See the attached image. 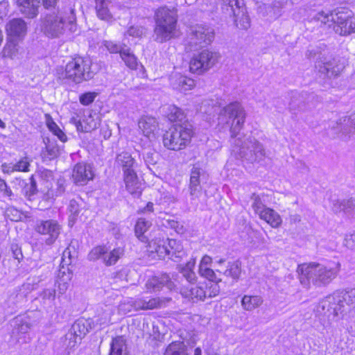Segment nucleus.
<instances>
[{"mask_svg":"<svg viewBox=\"0 0 355 355\" xmlns=\"http://www.w3.org/2000/svg\"><path fill=\"white\" fill-rule=\"evenodd\" d=\"M135 164V160L129 153L123 152L116 156V165L122 168L123 175L135 172L134 169Z\"/></svg>","mask_w":355,"mask_h":355,"instance_id":"obj_25","label":"nucleus"},{"mask_svg":"<svg viewBox=\"0 0 355 355\" xmlns=\"http://www.w3.org/2000/svg\"><path fill=\"white\" fill-rule=\"evenodd\" d=\"M112 355H129L123 337L119 336L112 340Z\"/></svg>","mask_w":355,"mask_h":355,"instance_id":"obj_43","label":"nucleus"},{"mask_svg":"<svg viewBox=\"0 0 355 355\" xmlns=\"http://www.w3.org/2000/svg\"><path fill=\"white\" fill-rule=\"evenodd\" d=\"M30 159L28 157H25L21 159L19 162L14 164V167L16 171L28 172L29 171Z\"/></svg>","mask_w":355,"mask_h":355,"instance_id":"obj_52","label":"nucleus"},{"mask_svg":"<svg viewBox=\"0 0 355 355\" xmlns=\"http://www.w3.org/2000/svg\"><path fill=\"white\" fill-rule=\"evenodd\" d=\"M124 243L123 241H119V245L112 250V262H116L124 254Z\"/></svg>","mask_w":355,"mask_h":355,"instance_id":"obj_59","label":"nucleus"},{"mask_svg":"<svg viewBox=\"0 0 355 355\" xmlns=\"http://www.w3.org/2000/svg\"><path fill=\"white\" fill-rule=\"evenodd\" d=\"M235 25L240 29L247 30L250 26V19L247 15L246 8L243 6L233 10Z\"/></svg>","mask_w":355,"mask_h":355,"instance_id":"obj_28","label":"nucleus"},{"mask_svg":"<svg viewBox=\"0 0 355 355\" xmlns=\"http://www.w3.org/2000/svg\"><path fill=\"white\" fill-rule=\"evenodd\" d=\"M241 264L239 261L228 262L226 270L223 275L226 277H230L234 280L237 281L239 279L241 272Z\"/></svg>","mask_w":355,"mask_h":355,"instance_id":"obj_41","label":"nucleus"},{"mask_svg":"<svg viewBox=\"0 0 355 355\" xmlns=\"http://www.w3.org/2000/svg\"><path fill=\"white\" fill-rule=\"evenodd\" d=\"M93 177L94 173L90 165L78 163L74 166L72 178L76 184H85L92 180Z\"/></svg>","mask_w":355,"mask_h":355,"instance_id":"obj_17","label":"nucleus"},{"mask_svg":"<svg viewBox=\"0 0 355 355\" xmlns=\"http://www.w3.org/2000/svg\"><path fill=\"white\" fill-rule=\"evenodd\" d=\"M199 273L202 277L209 279L212 283L221 282V279L218 277L216 272L209 268L202 267L199 269Z\"/></svg>","mask_w":355,"mask_h":355,"instance_id":"obj_48","label":"nucleus"},{"mask_svg":"<svg viewBox=\"0 0 355 355\" xmlns=\"http://www.w3.org/2000/svg\"><path fill=\"white\" fill-rule=\"evenodd\" d=\"M61 230L62 226L53 219L37 220L35 225V231L37 233L48 236L45 241L47 245H52L55 241Z\"/></svg>","mask_w":355,"mask_h":355,"instance_id":"obj_14","label":"nucleus"},{"mask_svg":"<svg viewBox=\"0 0 355 355\" xmlns=\"http://www.w3.org/2000/svg\"><path fill=\"white\" fill-rule=\"evenodd\" d=\"M195 261L190 260L184 265L178 266V271L182 277L190 284H194L196 282L197 277L193 271Z\"/></svg>","mask_w":355,"mask_h":355,"instance_id":"obj_33","label":"nucleus"},{"mask_svg":"<svg viewBox=\"0 0 355 355\" xmlns=\"http://www.w3.org/2000/svg\"><path fill=\"white\" fill-rule=\"evenodd\" d=\"M157 155L155 152L152 150H148L144 153V159L145 162L148 164H154L157 162L156 157Z\"/></svg>","mask_w":355,"mask_h":355,"instance_id":"obj_61","label":"nucleus"},{"mask_svg":"<svg viewBox=\"0 0 355 355\" xmlns=\"http://www.w3.org/2000/svg\"><path fill=\"white\" fill-rule=\"evenodd\" d=\"M71 122L73 123L78 131L81 132H89L94 128L91 125H85L83 122L78 119L77 117H72L71 119Z\"/></svg>","mask_w":355,"mask_h":355,"instance_id":"obj_57","label":"nucleus"},{"mask_svg":"<svg viewBox=\"0 0 355 355\" xmlns=\"http://www.w3.org/2000/svg\"><path fill=\"white\" fill-rule=\"evenodd\" d=\"M344 245L348 248H355V231L352 234L345 236Z\"/></svg>","mask_w":355,"mask_h":355,"instance_id":"obj_64","label":"nucleus"},{"mask_svg":"<svg viewBox=\"0 0 355 355\" xmlns=\"http://www.w3.org/2000/svg\"><path fill=\"white\" fill-rule=\"evenodd\" d=\"M202 173V169L196 165H194L191 169L189 191L192 200L198 198L201 195L200 176Z\"/></svg>","mask_w":355,"mask_h":355,"instance_id":"obj_16","label":"nucleus"},{"mask_svg":"<svg viewBox=\"0 0 355 355\" xmlns=\"http://www.w3.org/2000/svg\"><path fill=\"white\" fill-rule=\"evenodd\" d=\"M171 300L170 297L144 298V310H150L164 307Z\"/></svg>","mask_w":355,"mask_h":355,"instance_id":"obj_36","label":"nucleus"},{"mask_svg":"<svg viewBox=\"0 0 355 355\" xmlns=\"http://www.w3.org/2000/svg\"><path fill=\"white\" fill-rule=\"evenodd\" d=\"M115 280V283L118 282H121L122 283H125L128 282L127 279V270L125 268H122L116 272V275L114 277Z\"/></svg>","mask_w":355,"mask_h":355,"instance_id":"obj_60","label":"nucleus"},{"mask_svg":"<svg viewBox=\"0 0 355 355\" xmlns=\"http://www.w3.org/2000/svg\"><path fill=\"white\" fill-rule=\"evenodd\" d=\"M87 259L91 261L101 259L107 266L111 265V245L109 242L106 244L98 245L94 247L87 254Z\"/></svg>","mask_w":355,"mask_h":355,"instance_id":"obj_15","label":"nucleus"},{"mask_svg":"<svg viewBox=\"0 0 355 355\" xmlns=\"http://www.w3.org/2000/svg\"><path fill=\"white\" fill-rule=\"evenodd\" d=\"M220 115L232 120L230 132L232 138L236 137L245 123V112L239 102L230 103L220 111Z\"/></svg>","mask_w":355,"mask_h":355,"instance_id":"obj_8","label":"nucleus"},{"mask_svg":"<svg viewBox=\"0 0 355 355\" xmlns=\"http://www.w3.org/2000/svg\"><path fill=\"white\" fill-rule=\"evenodd\" d=\"M120 54V57L124 61L126 66L132 69H135L138 65L137 59L135 55L130 52V48L126 45L117 46L112 45V53Z\"/></svg>","mask_w":355,"mask_h":355,"instance_id":"obj_22","label":"nucleus"},{"mask_svg":"<svg viewBox=\"0 0 355 355\" xmlns=\"http://www.w3.org/2000/svg\"><path fill=\"white\" fill-rule=\"evenodd\" d=\"M138 125L144 136L149 139L155 138V132L158 129V123L155 118L143 116L139 121Z\"/></svg>","mask_w":355,"mask_h":355,"instance_id":"obj_23","label":"nucleus"},{"mask_svg":"<svg viewBox=\"0 0 355 355\" xmlns=\"http://www.w3.org/2000/svg\"><path fill=\"white\" fill-rule=\"evenodd\" d=\"M47 125L49 129L53 133L54 135H56L61 141L64 142L67 141V136L54 121H49L47 123Z\"/></svg>","mask_w":355,"mask_h":355,"instance_id":"obj_49","label":"nucleus"},{"mask_svg":"<svg viewBox=\"0 0 355 355\" xmlns=\"http://www.w3.org/2000/svg\"><path fill=\"white\" fill-rule=\"evenodd\" d=\"M14 323L15 330L20 334H26L28 332V331L32 327L31 323H30L26 318H22L20 317H16L14 319Z\"/></svg>","mask_w":355,"mask_h":355,"instance_id":"obj_45","label":"nucleus"},{"mask_svg":"<svg viewBox=\"0 0 355 355\" xmlns=\"http://www.w3.org/2000/svg\"><path fill=\"white\" fill-rule=\"evenodd\" d=\"M147 243L148 250L150 252L156 253L160 259H164L168 256L171 260L178 261L184 254L181 245H178L175 251H171L167 245V241L160 237L155 238Z\"/></svg>","mask_w":355,"mask_h":355,"instance_id":"obj_13","label":"nucleus"},{"mask_svg":"<svg viewBox=\"0 0 355 355\" xmlns=\"http://www.w3.org/2000/svg\"><path fill=\"white\" fill-rule=\"evenodd\" d=\"M72 276L73 272L70 266L60 264L57 280L59 295H63L67 291Z\"/></svg>","mask_w":355,"mask_h":355,"instance_id":"obj_21","label":"nucleus"},{"mask_svg":"<svg viewBox=\"0 0 355 355\" xmlns=\"http://www.w3.org/2000/svg\"><path fill=\"white\" fill-rule=\"evenodd\" d=\"M189 295L191 298H196L202 301L206 299L204 284L192 286L189 290Z\"/></svg>","mask_w":355,"mask_h":355,"instance_id":"obj_47","label":"nucleus"},{"mask_svg":"<svg viewBox=\"0 0 355 355\" xmlns=\"http://www.w3.org/2000/svg\"><path fill=\"white\" fill-rule=\"evenodd\" d=\"M66 20L62 13L47 14L42 19L41 31L49 37H58L63 34Z\"/></svg>","mask_w":355,"mask_h":355,"instance_id":"obj_12","label":"nucleus"},{"mask_svg":"<svg viewBox=\"0 0 355 355\" xmlns=\"http://www.w3.org/2000/svg\"><path fill=\"white\" fill-rule=\"evenodd\" d=\"M19 52V46L14 42H8L4 46L2 53L5 58L13 59L17 57Z\"/></svg>","mask_w":355,"mask_h":355,"instance_id":"obj_46","label":"nucleus"},{"mask_svg":"<svg viewBox=\"0 0 355 355\" xmlns=\"http://www.w3.org/2000/svg\"><path fill=\"white\" fill-rule=\"evenodd\" d=\"M154 40L166 42L178 36L176 11L166 6L159 8L155 12Z\"/></svg>","mask_w":355,"mask_h":355,"instance_id":"obj_2","label":"nucleus"},{"mask_svg":"<svg viewBox=\"0 0 355 355\" xmlns=\"http://www.w3.org/2000/svg\"><path fill=\"white\" fill-rule=\"evenodd\" d=\"M21 212L14 207H9L5 211V216L12 221H19L21 218Z\"/></svg>","mask_w":355,"mask_h":355,"instance_id":"obj_51","label":"nucleus"},{"mask_svg":"<svg viewBox=\"0 0 355 355\" xmlns=\"http://www.w3.org/2000/svg\"><path fill=\"white\" fill-rule=\"evenodd\" d=\"M313 18L324 24L331 21L335 33L340 35L345 36L355 33V17L348 8H338L329 13L319 12Z\"/></svg>","mask_w":355,"mask_h":355,"instance_id":"obj_3","label":"nucleus"},{"mask_svg":"<svg viewBox=\"0 0 355 355\" xmlns=\"http://www.w3.org/2000/svg\"><path fill=\"white\" fill-rule=\"evenodd\" d=\"M316 312L321 315L326 316L328 319H334L339 314L347 312V309L343 304H340L339 293L327 296L322 299L316 307Z\"/></svg>","mask_w":355,"mask_h":355,"instance_id":"obj_11","label":"nucleus"},{"mask_svg":"<svg viewBox=\"0 0 355 355\" xmlns=\"http://www.w3.org/2000/svg\"><path fill=\"white\" fill-rule=\"evenodd\" d=\"M71 254V250L69 247L67 248L62 252V261L60 264H63V266H71L74 259Z\"/></svg>","mask_w":355,"mask_h":355,"instance_id":"obj_58","label":"nucleus"},{"mask_svg":"<svg viewBox=\"0 0 355 355\" xmlns=\"http://www.w3.org/2000/svg\"><path fill=\"white\" fill-rule=\"evenodd\" d=\"M164 286H166L170 290L175 287L173 282L171 281L167 274H162L159 277H153L146 284V288L153 292L159 291Z\"/></svg>","mask_w":355,"mask_h":355,"instance_id":"obj_19","label":"nucleus"},{"mask_svg":"<svg viewBox=\"0 0 355 355\" xmlns=\"http://www.w3.org/2000/svg\"><path fill=\"white\" fill-rule=\"evenodd\" d=\"M69 210L71 213L70 222H73L79 213V205L75 200H70Z\"/></svg>","mask_w":355,"mask_h":355,"instance_id":"obj_56","label":"nucleus"},{"mask_svg":"<svg viewBox=\"0 0 355 355\" xmlns=\"http://www.w3.org/2000/svg\"><path fill=\"white\" fill-rule=\"evenodd\" d=\"M220 55L218 52L209 50H203L196 54L191 59L189 62L190 71L193 73L202 74L211 67L218 61Z\"/></svg>","mask_w":355,"mask_h":355,"instance_id":"obj_10","label":"nucleus"},{"mask_svg":"<svg viewBox=\"0 0 355 355\" xmlns=\"http://www.w3.org/2000/svg\"><path fill=\"white\" fill-rule=\"evenodd\" d=\"M333 209L336 212L342 211L345 212H349L352 210H355V200L349 199L341 201L338 200L334 205Z\"/></svg>","mask_w":355,"mask_h":355,"instance_id":"obj_44","label":"nucleus"},{"mask_svg":"<svg viewBox=\"0 0 355 355\" xmlns=\"http://www.w3.org/2000/svg\"><path fill=\"white\" fill-rule=\"evenodd\" d=\"M260 218L264 220L272 227H277L282 223L279 215L273 209L266 207L259 214Z\"/></svg>","mask_w":355,"mask_h":355,"instance_id":"obj_30","label":"nucleus"},{"mask_svg":"<svg viewBox=\"0 0 355 355\" xmlns=\"http://www.w3.org/2000/svg\"><path fill=\"white\" fill-rule=\"evenodd\" d=\"M127 33L130 36L139 37L144 34V28L141 26H131Z\"/></svg>","mask_w":355,"mask_h":355,"instance_id":"obj_62","label":"nucleus"},{"mask_svg":"<svg viewBox=\"0 0 355 355\" xmlns=\"http://www.w3.org/2000/svg\"><path fill=\"white\" fill-rule=\"evenodd\" d=\"M339 293L340 304L345 306L347 312L355 310V288H351Z\"/></svg>","mask_w":355,"mask_h":355,"instance_id":"obj_34","label":"nucleus"},{"mask_svg":"<svg viewBox=\"0 0 355 355\" xmlns=\"http://www.w3.org/2000/svg\"><path fill=\"white\" fill-rule=\"evenodd\" d=\"M151 225V222L144 218L138 219L135 227V235L141 242L147 243L149 241L148 236L146 234Z\"/></svg>","mask_w":355,"mask_h":355,"instance_id":"obj_31","label":"nucleus"},{"mask_svg":"<svg viewBox=\"0 0 355 355\" xmlns=\"http://www.w3.org/2000/svg\"><path fill=\"white\" fill-rule=\"evenodd\" d=\"M81 341L78 339L72 332L69 331L62 338V346L64 348L67 354L70 355L71 352L73 350L74 347Z\"/></svg>","mask_w":355,"mask_h":355,"instance_id":"obj_37","label":"nucleus"},{"mask_svg":"<svg viewBox=\"0 0 355 355\" xmlns=\"http://www.w3.org/2000/svg\"><path fill=\"white\" fill-rule=\"evenodd\" d=\"M262 303V297L258 295H244L241 300L243 309L247 311H252L261 306Z\"/></svg>","mask_w":355,"mask_h":355,"instance_id":"obj_38","label":"nucleus"},{"mask_svg":"<svg viewBox=\"0 0 355 355\" xmlns=\"http://www.w3.org/2000/svg\"><path fill=\"white\" fill-rule=\"evenodd\" d=\"M339 270V263L336 267H328L310 263L299 265L297 268L300 282L305 288H309L311 284L318 287L327 286L336 278Z\"/></svg>","mask_w":355,"mask_h":355,"instance_id":"obj_1","label":"nucleus"},{"mask_svg":"<svg viewBox=\"0 0 355 355\" xmlns=\"http://www.w3.org/2000/svg\"><path fill=\"white\" fill-rule=\"evenodd\" d=\"M193 135V126L189 121L174 124L163 135V145L171 150L184 149L190 143Z\"/></svg>","mask_w":355,"mask_h":355,"instance_id":"obj_5","label":"nucleus"},{"mask_svg":"<svg viewBox=\"0 0 355 355\" xmlns=\"http://www.w3.org/2000/svg\"><path fill=\"white\" fill-rule=\"evenodd\" d=\"M251 199L253 200L252 207L257 214H259L261 210H263V209L266 208L265 205L263 204L260 197L258 195L253 193L251 196Z\"/></svg>","mask_w":355,"mask_h":355,"instance_id":"obj_55","label":"nucleus"},{"mask_svg":"<svg viewBox=\"0 0 355 355\" xmlns=\"http://www.w3.org/2000/svg\"><path fill=\"white\" fill-rule=\"evenodd\" d=\"M96 97V93L95 92H86L83 94L79 97L80 103L83 105H89L94 102Z\"/></svg>","mask_w":355,"mask_h":355,"instance_id":"obj_54","label":"nucleus"},{"mask_svg":"<svg viewBox=\"0 0 355 355\" xmlns=\"http://www.w3.org/2000/svg\"><path fill=\"white\" fill-rule=\"evenodd\" d=\"M205 285V292L206 293V298L207 297H214L218 295L220 292L219 286L218 285V283H212L209 282L207 284Z\"/></svg>","mask_w":355,"mask_h":355,"instance_id":"obj_50","label":"nucleus"},{"mask_svg":"<svg viewBox=\"0 0 355 355\" xmlns=\"http://www.w3.org/2000/svg\"><path fill=\"white\" fill-rule=\"evenodd\" d=\"M55 288H44L40 293V297L44 301L53 302L55 298Z\"/></svg>","mask_w":355,"mask_h":355,"instance_id":"obj_53","label":"nucleus"},{"mask_svg":"<svg viewBox=\"0 0 355 355\" xmlns=\"http://www.w3.org/2000/svg\"><path fill=\"white\" fill-rule=\"evenodd\" d=\"M164 355H189L188 347L183 341H173L166 347Z\"/></svg>","mask_w":355,"mask_h":355,"instance_id":"obj_32","label":"nucleus"},{"mask_svg":"<svg viewBox=\"0 0 355 355\" xmlns=\"http://www.w3.org/2000/svg\"><path fill=\"white\" fill-rule=\"evenodd\" d=\"M45 148L42 150V155L44 159L51 160L60 155V150L55 141H53L46 137L44 139Z\"/></svg>","mask_w":355,"mask_h":355,"instance_id":"obj_29","label":"nucleus"},{"mask_svg":"<svg viewBox=\"0 0 355 355\" xmlns=\"http://www.w3.org/2000/svg\"><path fill=\"white\" fill-rule=\"evenodd\" d=\"M307 58L315 60V71L318 77L331 79L338 77L343 69V66L335 58L327 57L321 47H310L306 52Z\"/></svg>","mask_w":355,"mask_h":355,"instance_id":"obj_4","label":"nucleus"},{"mask_svg":"<svg viewBox=\"0 0 355 355\" xmlns=\"http://www.w3.org/2000/svg\"><path fill=\"white\" fill-rule=\"evenodd\" d=\"M232 143L239 147V153L242 158L253 163L263 160L266 151L263 145L255 138L249 137L243 141L240 137H234Z\"/></svg>","mask_w":355,"mask_h":355,"instance_id":"obj_6","label":"nucleus"},{"mask_svg":"<svg viewBox=\"0 0 355 355\" xmlns=\"http://www.w3.org/2000/svg\"><path fill=\"white\" fill-rule=\"evenodd\" d=\"M20 12L28 18L35 17L38 13L40 0H17Z\"/></svg>","mask_w":355,"mask_h":355,"instance_id":"obj_24","label":"nucleus"},{"mask_svg":"<svg viewBox=\"0 0 355 355\" xmlns=\"http://www.w3.org/2000/svg\"><path fill=\"white\" fill-rule=\"evenodd\" d=\"M26 22L20 18L12 19L6 25V31L8 35L12 36H24L26 33Z\"/></svg>","mask_w":355,"mask_h":355,"instance_id":"obj_26","label":"nucleus"},{"mask_svg":"<svg viewBox=\"0 0 355 355\" xmlns=\"http://www.w3.org/2000/svg\"><path fill=\"white\" fill-rule=\"evenodd\" d=\"M92 328L91 320L80 318L73 323L69 331L76 336L78 339L82 340Z\"/></svg>","mask_w":355,"mask_h":355,"instance_id":"obj_27","label":"nucleus"},{"mask_svg":"<svg viewBox=\"0 0 355 355\" xmlns=\"http://www.w3.org/2000/svg\"><path fill=\"white\" fill-rule=\"evenodd\" d=\"M168 119L171 121L177 123H184L187 120H185L186 115L184 112L179 107L175 105H170L168 107L167 112Z\"/></svg>","mask_w":355,"mask_h":355,"instance_id":"obj_35","label":"nucleus"},{"mask_svg":"<svg viewBox=\"0 0 355 355\" xmlns=\"http://www.w3.org/2000/svg\"><path fill=\"white\" fill-rule=\"evenodd\" d=\"M170 84L174 89L180 92L191 90L195 87L194 80L178 73L171 76Z\"/></svg>","mask_w":355,"mask_h":355,"instance_id":"obj_18","label":"nucleus"},{"mask_svg":"<svg viewBox=\"0 0 355 355\" xmlns=\"http://www.w3.org/2000/svg\"><path fill=\"white\" fill-rule=\"evenodd\" d=\"M27 293L28 292H26L25 285L24 284L20 288L15 289L10 293L8 299V302L14 305H17L25 300Z\"/></svg>","mask_w":355,"mask_h":355,"instance_id":"obj_42","label":"nucleus"},{"mask_svg":"<svg viewBox=\"0 0 355 355\" xmlns=\"http://www.w3.org/2000/svg\"><path fill=\"white\" fill-rule=\"evenodd\" d=\"M125 188L134 198H139L142 193L143 188L141 182L139 180L135 172L124 175Z\"/></svg>","mask_w":355,"mask_h":355,"instance_id":"obj_20","label":"nucleus"},{"mask_svg":"<svg viewBox=\"0 0 355 355\" xmlns=\"http://www.w3.org/2000/svg\"><path fill=\"white\" fill-rule=\"evenodd\" d=\"M90 61L82 57H76L69 62L64 71V77L78 84L92 78Z\"/></svg>","mask_w":355,"mask_h":355,"instance_id":"obj_7","label":"nucleus"},{"mask_svg":"<svg viewBox=\"0 0 355 355\" xmlns=\"http://www.w3.org/2000/svg\"><path fill=\"white\" fill-rule=\"evenodd\" d=\"M131 307H133L135 310H144V298L137 299L128 302L124 301L119 305V311L125 314L131 311Z\"/></svg>","mask_w":355,"mask_h":355,"instance_id":"obj_40","label":"nucleus"},{"mask_svg":"<svg viewBox=\"0 0 355 355\" xmlns=\"http://www.w3.org/2000/svg\"><path fill=\"white\" fill-rule=\"evenodd\" d=\"M223 2L224 5L229 6L232 12L234 9L244 5L243 0H223Z\"/></svg>","mask_w":355,"mask_h":355,"instance_id":"obj_63","label":"nucleus"},{"mask_svg":"<svg viewBox=\"0 0 355 355\" xmlns=\"http://www.w3.org/2000/svg\"><path fill=\"white\" fill-rule=\"evenodd\" d=\"M214 32L211 29L196 25L189 29L187 39V48L190 51L209 44L214 39Z\"/></svg>","mask_w":355,"mask_h":355,"instance_id":"obj_9","label":"nucleus"},{"mask_svg":"<svg viewBox=\"0 0 355 355\" xmlns=\"http://www.w3.org/2000/svg\"><path fill=\"white\" fill-rule=\"evenodd\" d=\"M96 10L98 17L103 20H108L110 18V0H96Z\"/></svg>","mask_w":355,"mask_h":355,"instance_id":"obj_39","label":"nucleus"}]
</instances>
